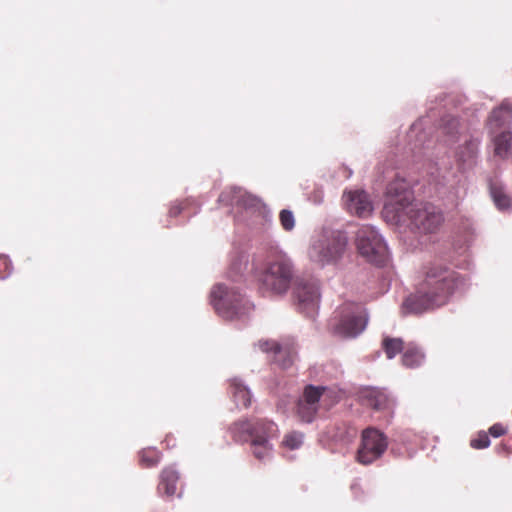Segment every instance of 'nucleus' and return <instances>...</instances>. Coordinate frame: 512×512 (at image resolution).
<instances>
[{
	"mask_svg": "<svg viewBox=\"0 0 512 512\" xmlns=\"http://www.w3.org/2000/svg\"><path fill=\"white\" fill-rule=\"evenodd\" d=\"M384 219L391 224L409 225L418 233H435L444 222L442 211L431 203L415 202L412 192L402 180L387 186L383 208Z\"/></svg>",
	"mask_w": 512,
	"mask_h": 512,
	"instance_id": "obj_1",
	"label": "nucleus"
},
{
	"mask_svg": "<svg viewBox=\"0 0 512 512\" xmlns=\"http://www.w3.org/2000/svg\"><path fill=\"white\" fill-rule=\"evenodd\" d=\"M466 280L458 272L439 264L428 267L425 278L416 292L402 303L404 314H421L430 309L445 305L451 296L462 291Z\"/></svg>",
	"mask_w": 512,
	"mask_h": 512,
	"instance_id": "obj_2",
	"label": "nucleus"
},
{
	"mask_svg": "<svg viewBox=\"0 0 512 512\" xmlns=\"http://www.w3.org/2000/svg\"><path fill=\"white\" fill-rule=\"evenodd\" d=\"M259 273L260 289L268 295H283L291 284L294 266L289 256L272 240L260 243L252 259Z\"/></svg>",
	"mask_w": 512,
	"mask_h": 512,
	"instance_id": "obj_3",
	"label": "nucleus"
},
{
	"mask_svg": "<svg viewBox=\"0 0 512 512\" xmlns=\"http://www.w3.org/2000/svg\"><path fill=\"white\" fill-rule=\"evenodd\" d=\"M230 431L236 441H250L252 453L258 460L265 462L272 457L273 445L270 440L278 434L274 422L265 419L241 420L235 422Z\"/></svg>",
	"mask_w": 512,
	"mask_h": 512,
	"instance_id": "obj_4",
	"label": "nucleus"
},
{
	"mask_svg": "<svg viewBox=\"0 0 512 512\" xmlns=\"http://www.w3.org/2000/svg\"><path fill=\"white\" fill-rule=\"evenodd\" d=\"M347 243L345 232L324 227L311 238L307 257L320 268L335 265L343 257Z\"/></svg>",
	"mask_w": 512,
	"mask_h": 512,
	"instance_id": "obj_5",
	"label": "nucleus"
},
{
	"mask_svg": "<svg viewBox=\"0 0 512 512\" xmlns=\"http://www.w3.org/2000/svg\"><path fill=\"white\" fill-rule=\"evenodd\" d=\"M210 302L216 313L227 320L241 318L252 309V303L234 287L216 284L210 293Z\"/></svg>",
	"mask_w": 512,
	"mask_h": 512,
	"instance_id": "obj_6",
	"label": "nucleus"
},
{
	"mask_svg": "<svg viewBox=\"0 0 512 512\" xmlns=\"http://www.w3.org/2000/svg\"><path fill=\"white\" fill-rule=\"evenodd\" d=\"M511 122L512 105L508 103L495 108L488 118L487 127L494 146V155L501 159L507 158L511 151Z\"/></svg>",
	"mask_w": 512,
	"mask_h": 512,
	"instance_id": "obj_7",
	"label": "nucleus"
},
{
	"mask_svg": "<svg viewBox=\"0 0 512 512\" xmlns=\"http://www.w3.org/2000/svg\"><path fill=\"white\" fill-rule=\"evenodd\" d=\"M356 245L359 253L367 261L378 266L384 265L389 257V251L381 235L373 226H362L356 234Z\"/></svg>",
	"mask_w": 512,
	"mask_h": 512,
	"instance_id": "obj_8",
	"label": "nucleus"
},
{
	"mask_svg": "<svg viewBox=\"0 0 512 512\" xmlns=\"http://www.w3.org/2000/svg\"><path fill=\"white\" fill-rule=\"evenodd\" d=\"M257 346L265 353H272L274 364L282 370L290 369L298 359V344L291 336L280 340L261 339Z\"/></svg>",
	"mask_w": 512,
	"mask_h": 512,
	"instance_id": "obj_9",
	"label": "nucleus"
},
{
	"mask_svg": "<svg viewBox=\"0 0 512 512\" xmlns=\"http://www.w3.org/2000/svg\"><path fill=\"white\" fill-rule=\"evenodd\" d=\"M340 320L333 326L334 333L354 338L364 331L368 321L366 310L359 304H348L340 312Z\"/></svg>",
	"mask_w": 512,
	"mask_h": 512,
	"instance_id": "obj_10",
	"label": "nucleus"
},
{
	"mask_svg": "<svg viewBox=\"0 0 512 512\" xmlns=\"http://www.w3.org/2000/svg\"><path fill=\"white\" fill-rule=\"evenodd\" d=\"M387 437L375 428H367L362 432L361 445L357 452V460L361 464L369 465L387 449Z\"/></svg>",
	"mask_w": 512,
	"mask_h": 512,
	"instance_id": "obj_11",
	"label": "nucleus"
},
{
	"mask_svg": "<svg viewBox=\"0 0 512 512\" xmlns=\"http://www.w3.org/2000/svg\"><path fill=\"white\" fill-rule=\"evenodd\" d=\"M293 293L298 309L307 317H314L320 300L318 282L311 278L297 279Z\"/></svg>",
	"mask_w": 512,
	"mask_h": 512,
	"instance_id": "obj_12",
	"label": "nucleus"
},
{
	"mask_svg": "<svg viewBox=\"0 0 512 512\" xmlns=\"http://www.w3.org/2000/svg\"><path fill=\"white\" fill-rule=\"evenodd\" d=\"M218 200L227 205H236L252 213L262 215L265 212V206L262 201L240 187H232L230 190L222 192Z\"/></svg>",
	"mask_w": 512,
	"mask_h": 512,
	"instance_id": "obj_13",
	"label": "nucleus"
},
{
	"mask_svg": "<svg viewBox=\"0 0 512 512\" xmlns=\"http://www.w3.org/2000/svg\"><path fill=\"white\" fill-rule=\"evenodd\" d=\"M326 389L308 385L297 402V415L302 422L311 423L318 412L319 401Z\"/></svg>",
	"mask_w": 512,
	"mask_h": 512,
	"instance_id": "obj_14",
	"label": "nucleus"
},
{
	"mask_svg": "<svg viewBox=\"0 0 512 512\" xmlns=\"http://www.w3.org/2000/svg\"><path fill=\"white\" fill-rule=\"evenodd\" d=\"M430 116L423 117L411 125L408 133L410 150L414 154L428 155V151L434 146L435 141L427 137L424 125L428 123Z\"/></svg>",
	"mask_w": 512,
	"mask_h": 512,
	"instance_id": "obj_15",
	"label": "nucleus"
},
{
	"mask_svg": "<svg viewBox=\"0 0 512 512\" xmlns=\"http://www.w3.org/2000/svg\"><path fill=\"white\" fill-rule=\"evenodd\" d=\"M343 201L346 209L361 218L368 217L373 211V204L368 193L364 190L356 189L347 191L343 195Z\"/></svg>",
	"mask_w": 512,
	"mask_h": 512,
	"instance_id": "obj_16",
	"label": "nucleus"
},
{
	"mask_svg": "<svg viewBox=\"0 0 512 512\" xmlns=\"http://www.w3.org/2000/svg\"><path fill=\"white\" fill-rule=\"evenodd\" d=\"M459 134L460 123L458 119L451 115H445L440 121L436 142L452 145L458 140Z\"/></svg>",
	"mask_w": 512,
	"mask_h": 512,
	"instance_id": "obj_17",
	"label": "nucleus"
},
{
	"mask_svg": "<svg viewBox=\"0 0 512 512\" xmlns=\"http://www.w3.org/2000/svg\"><path fill=\"white\" fill-rule=\"evenodd\" d=\"M363 397L366 405L377 411H390L395 404L385 390L378 388L366 390Z\"/></svg>",
	"mask_w": 512,
	"mask_h": 512,
	"instance_id": "obj_18",
	"label": "nucleus"
},
{
	"mask_svg": "<svg viewBox=\"0 0 512 512\" xmlns=\"http://www.w3.org/2000/svg\"><path fill=\"white\" fill-rule=\"evenodd\" d=\"M230 391L238 407L247 408L251 403V392L239 378L231 379Z\"/></svg>",
	"mask_w": 512,
	"mask_h": 512,
	"instance_id": "obj_19",
	"label": "nucleus"
},
{
	"mask_svg": "<svg viewBox=\"0 0 512 512\" xmlns=\"http://www.w3.org/2000/svg\"><path fill=\"white\" fill-rule=\"evenodd\" d=\"M490 195L499 211H507L512 206V199L506 193L504 187L498 182L490 183Z\"/></svg>",
	"mask_w": 512,
	"mask_h": 512,
	"instance_id": "obj_20",
	"label": "nucleus"
},
{
	"mask_svg": "<svg viewBox=\"0 0 512 512\" xmlns=\"http://www.w3.org/2000/svg\"><path fill=\"white\" fill-rule=\"evenodd\" d=\"M479 141L477 139L466 140L464 146L457 151L458 160L467 167H471L478 154Z\"/></svg>",
	"mask_w": 512,
	"mask_h": 512,
	"instance_id": "obj_21",
	"label": "nucleus"
},
{
	"mask_svg": "<svg viewBox=\"0 0 512 512\" xmlns=\"http://www.w3.org/2000/svg\"><path fill=\"white\" fill-rule=\"evenodd\" d=\"M178 480L179 473L174 468L167 467L161 473L158 489H164L166 495L172 496L176 492V484Z\"/></svg>",
	"mask_w": 512,
	"mask_h": 512,
	"instance_id": "obj_22",
	"label": "nucleus"
},
{
	"mask_svg": "<svg viewBox=\"0 0 512 512\" xmlns=\"http://www.w3.org/2000/svg\"><path fill=\"white\" fill-rule=\"evenodd\" d=\"M248 262V255L246 253L237 252L230 263L228 277L232 281H238L246 271Z\"/></svg>",
	"mask_w": 512,
	"mask_h": 512,
	"instance_id": "obj_23",
	"label": "nucleus"
},
{
	"mask_svg": "<svg viewBox=\"0 0 512 512\" xmlns=\"http://www.w3.org/2000/svg\"><path fill=\"white\" fill-rule=\"evenodd\" d=\"M424 358V353L420 348L414 345H409L403 353L402 363L407 368H415L423 363Z\"/></svg>",
	"mask_w": 512,
	"mask_h": 512,
	"instance_id": "obj_24",
	"label": "nucleus"
},
{
	"mask_svg": "<svg viewBox=\"0 0 512 512\" xmlns=\"http://www.w3.org/2000/svg\"><path fill=\"white\" fill-rule=\"evenodd\" d=\"M382 346L388 359L394 358L404 349L403 341L400 338L386 337L383 339Z\"/></svg>",
	"mask_w": 512,
	"mask_h": 512,
	"instance_id": "obj_25",
	"label": "nucleus"
},
{
	"mask_svg": "<svg viewBox=\"0 0 512 512\" xmlns=\"http://www.w3.org/2000/svg\"><path fill=\"white\" fill-rule=\"evenodd\" d=\"M304 441V434L299 431H292L287 433L282 441L284 448L295 450L302 446Z\"/></svg>",
	"mask_w": 512,
	"mask_h": 512,
	"instance_id": "obj_26",
	"label": "nucleus"
},
{
	"mask_svg": "<svg viewBox=\"0 0 512 512\" xmlns=\"http://www.w3.org/2000/svg\"><path fill=\"white\" fill-rule=\"evenodd\" d=\"M140 461L146 467L155 466L159 462V455L155 449H145L140 453Z\"/></svg>",
	"mask_w": 512,
	"mask_h": 512,
	"instance_id": "obj_27",
	"label": "nucleus"
},
{
	"mask_svg": "<svg viewBox=\"0 0 512 512\" xmlns=\"http://www.w3.org/2000/svg\"><path fill=\"white\" fill-rule=\"evenodd\" d=\"M281 226L286 231H291L295 227V217L291 210L283 209L279 215Z\"/></svg>",
	"mask_w": 512,
	"mask_h": 512,
	"instance_id": "obj_28",
	"label": "nucleus"
},
{
	"mask_svg": "<svg viewBox=\"0 0 512 512\" xmlns=\"http://www.w3.org/2000/svg\"><path fill=\"white\" fill-rule=\"evenodd\" d=\"M12 272V266L6 255H0V279H6Z\"/></svg>",
	"mask_w": 512,
	"mask_h": 512,
	"instance_id": "obj_29",
	"label": "nucleus"
},
{
	"mask_svg": "<svg viewBox=\"0 0 512 512\" xmlns=\"http://www.w3.org/2000/svg\"><path fill=\"white\" fill-rule=\"evenodd\" d=\"M490 445V439L485 432H480L477 438L471 440V446L475 449L487 448Z\"/></svg>",
	"mask_w": 512,
	"mask_h": 512,
	"instance_id": "obj_30",
	"label": "nucleus"
},
{
	"mask_svg": "<svg viewBox=\"0 0 512 512\" xmlns=\"http://www.w3.org/2000/svg\"><path fill=\"white\" fill-rule=\"evenodd\" d=\"M489 433L493 437H500L506 433V429L501 424H494L490 427Z\"/></svg>",
	"mask_w": 512,
	"mask_h": 512,
	"instance_id": "obj_31",
	"label": "nucleus"
},
{
	"mask_svg": "<svg viewBox=\"0 0 512 512\" xmlns=\"http://www.w3.org/2000/svg\"><path fill=\"white\" fill-rule=\"evenodd\" d=\"M182 211V207L180 204H176V205H173L170 210H169V216L170 217H175L177 216L178 214H180Z\"/></svg>",
	"mask_w": 512,
	"mask_h": 512,
	"instance_id": "obj_32",
	"label": "nucleus"
},
{
	"mask_svg": "<svg viewBox=\"0 0 512 512\" xmlns=\"http://www.w3.org/2000/svg\"><path fill=\"white\" fill-rule=\"evenodd\" d=\"M321 200H322V197L320 195L316 194L314 201L319 203V202H321Z\"/></svg>",
	"mask_w": 512,
	"mask_h": 512,
	"instance_id": "obj_33",
	"label": "nucleus"
}]
</instances>
